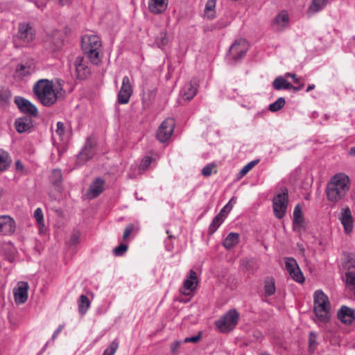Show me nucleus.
Wrapping results in <instances>:
<instances>
[{
    "label": "nucleus",
    "instance_id": "nucleus-1",
    "mask_svg": "<svg viewBox=\"0 0 355 355\" xmlns=\"http://www.w3.org/2000/svg\"><path fill=\"white\" fill-rule=\"evenodd\" d=\"M58 83L59 86L55 87L52 81L48 79H40L34 84L33 92L44 106L50 107L56 103L58 96L62 90L60 82L58 80Z\"/></svg>",
    "mask_w": 355,
    "mask_h": 355
},
{
    "label": "nucleus",
    "instance_id": "nucleus-2",
    "mask_svg": "<svg viewBox=\"0 0 355 355\" xmlns=\"http://www.w3.org/2000/svg\"><path fill=\"white\" fill-rule=\"evenodd\" d=\"M350 188L349 178L345 173L334 175L327 183L326 188L327 198L329 201L336 202L340 200Z\"/></svg>",
    "mask_w": 355,
    "mask_h": 355
},
{
    "label": "nucleus",
    "instance_id": "nucleus-3",
    "mask_svg": "<svg viewBox=\"0 0 355 355\" xmlns=\"http://www.w3.org/2000/svg\"><path fill=\"white\" fill-rule=\"evenodd\" d=\"M102 42L97 35H85L82 37V50L92 64L98 65L101 62L100 53Z\"/></svg>",
    "mask_w": 355,
    "mask_h": 355
},
{
    "label": "nucleus",
    "instance_id": "nucleus-4",
    "mask_svg": "<svg viewBox=\"0 0 355 355\" xmlns=\"http://www.w3.org/2000/svg\"><path fill=\"white\" fill-rule=\"evenodd\" d=\"M313 311L319 321L324 323L329 321L330 302L327 295L322 290H317L313 294Z\"/></svg>",
    "mask_w": 355,
    "mask_h": 355
},
{
    "label": "nucleus",
    "instance_id": "nucleus-5",
    "mask_svg": "<svg viewBox=\"0 0 355 355\" xmlns=\"http://www.w3.org/2000/svg\"><path fill=\"white\" fill-rule=\"evenodd\" d=\"M240 318V314L235 309L229 310L218 320L215 321V325L218 331L227 334L232 331L237 325Z\"/></svg>",
    "mask_w": 355,
    "mask_h": 355
},
{
    "label": "nucleus",
    "instance_id": "nucleus-6",
    "mask_svg": "<svg viewBox=\"0 0 355 355\" xmlns=\"http://www.w3.org/2000/svg\"><path fill=\"white\" fill-rule=\"evenodd\" d=\"M288 204V193L287 189L275 195L272 199V209L275 216L281 219L285 216Z\"/></svg>",
    "mask_w": 355,
    "mask_h": 355
},
{
    "label": "nucleus",
    "instance_id": "nucleus-7",
    "mask_svg": "<svg viewBox=\"0 0 355 355\" xmlns=\"http://www.w3.org/2000/svg\"><path fill=\"white\" fill-rule=\"evenodd\" d=\"M345 266L347 269L345 273L346 288L349 292L352 297L355 300V259H348Z\"/></svg>",
    "mask_w": 355,
    "mask_h": 355
},
{
    "label": "nucleus",
    "instance_id": "nucleus-8",
    "mask_svg": "<svg viewBox=\"0 0 355 355\" xmlns=\"http://www.w3.org/2000/svg\"><path fill=\"white\" fill-rule=\"evenodd\" d=\"M133 94V87L128 76H124L122 85L117 94V103L120 105L127 104Z\"/></svg>",
    "mask_w": 355,
    "mask_h": 355
},
{
    "label": "nucleus",
    "instance_id": "nucleus-9",
    "mask_svg": "<svg viewBox=\"0 0 355 355\" xmlns=\"http://www.w3.org/2000/svg\"><path fill=\"white\" fill-rule=\"evenodd\" d=\"M175 127V121L172 118L166 119L157 130V138L161 142L167 141L172 135Z\"/></svg>",
    "mask_w": 355,
    "mask_h": 355
},
{
    "label": "nucleus",
    "instance_id": "nucleus-10",
    "mask_svg": "<svg viewBox=\"0 0 355 355\" xmlns=\"http://www.w3.org/2000/svg\"><path fill=\"white\" fill-rule=\"evenodd\" d=\"M248 47L245 40L241 39L235 41L232 44L228 54L235 62H238L245 56Z\"/></svg>",
    "mask_w": 355,
    "mask_h": 355
},
{
    "label": "nucleus",
    "instance_id": "nucleus-11",
    "mask_svg": "<svg viewBox=\"0 0 355 355\" xmlns=\"http://www.w3.org/2000/svg\"><path fill=\"white\" fill-rule=\"evenodd\" d=\"M16 229L15 220L8 215L0 216V235L9 236L12 234Z\"/></svg>",
    "mask_w": 355,
    "mask_h": 355
},
{
    "label": "nucleus",
    "instance_id": "nucleus-12",
    "mask_svg": "<svg viewBox=\"0 0 355 355\" xmlns=\"http://www.w3.org/2000/svg\"><path fill=\"white\" fill-rule=\"evenodd\" d=\"M94 148L92 141L90 139H87L85 146L77 156L76 162L78 165L84 164L87 161L90 159L94 155Z\"/></svg>",
    "mask_w": 355,
    "mask_h": 355
},
{
    "label": "nucleus",
    "instance_id": "nucleus-13",
    "mask_svg": "<svg viewBox=\"0 0 355 355\" xmlns=\"http://www.w3.org/2000/svg\"><path fill=\"white\" fill-rule=\"evenodd\" d=\"M15 103L21 112L33 116L37 115L38 111L37 107L28 100L21 96H17L15 99Z\"/></svg>",
    "mask_w": 355,
    "mask_h": 355
},
{
    "label": "nucleus",
    "instance_id": "nucleus-14",
    "mask_svg": "<svg viewBox=\"0 0 355 355\" xmlns=\"http://www.w3.org/2000/svg\"><path fill=\"white\" fill-rule=\"evenodd\" d=\"M289 19L287 11L282 10L273 19L272 28L275 31L282 32L288 26Z\"/></svg>",
    "mask_w": 355,
    "mask_h": 355
},
{
    "label": "nucleus",
    "instance_id": "nucleus-15",
    "mask_svg": "<svg viewBox=\"0 0 355 355\" xmlns=\"http://www.w3.org/2000/svg\"><path fill=\"white\" fill-rule=\"evenodd\" d=\"M74 66L76 68V76L78 79L83 80L91 73V69L88 66L87 61L82 56L76 58Z\"/></svg>",
    "mask_w": 355,
    "mask_h": 355
},
{
    "label": "nucleus",
    "instance_id": "nucleus-16",
    "mask_svg": "<svg viewBox=\"0 0 355 355\" xmlns=\"http://www.w3.org/2000/svg\"><path fill=\"white\" fill-rule=\"evenodd\" d=\"M105 180L98 177L91 183L87 191V196L89 199L97 198L104 191Z\"/></svg>",
    "mask_w": 355,
    "mask_h": 355
},
{
    "label": "nucleus",
    "instance_id": "nucleus-17",
    "mask_svg": "<svg viewBox=\"0 0 355 355\" xmlns=\"http://www.w3.org/2000/svg\"><path fill=\"white\" fill-rule=\"evenodd\" d=\"M17 37L24 42H30L35 37V29L29 24H20Z\"/></svg>",
    "mask_w": 355,
    "mask_h": 355
},
{
    "label": "nucleus",
    "instance_id": "nucleus-18",
    "mask_svg": "<svg viewBox=\"0 0 355 355\" xmlns=\"http://www.w3.org/2000/svg\"><path fill=\"white\" fill-rule=\"evenodd\" d=\"M198 88V80L193 79L184 85L180 91V95L184 100L189 101L196 95Z\"/></svg>",
    "mask_w": 355,
    "mask_h": 355
},
{
    "label": "nucleus",
    "instance_id": "nucleus-19",
    "mask_svg": "<svg viewBox=\"0 0 355 355\" xmlns=\"http://www.w3.org/2000/svg\"><path fill=\"white\" fill-rule=\"evenodd\" d=\"M29 286L26 282H19L14 289V297L17 304H23L28 299V290Z\"/></svg>",
    "mask_w": 355,
    "mask_h": 355
},
{
    "label": "nucleus",
    "instance_id": "nucleus-20",
    "mask_svg": "<svg viewBox=\"0 0 355 355\" xmlns=\"http://www.w3.org/2000/svg\"><path fill=\"white\" fill-rule=\"evenodd\" d=\"M198 284V277L197 274L193 270H190L189 272L187 278L184 279L183 282V286L181 290V292L184 295H189L191 291H193L196 285Z\"/></svg>",
    "mask_w": 355,
    "mask_h": 355
},
{
    "label": "nucleus",
    "instance_id": "nucleus-21",
    "mask_svg": "<svg viewBox=\"0 0 355 355\" xmlns=\"http://www.w3.org/2000/svg\"><path fill=\"white\" fill-rule=\"evenodd\" d=\"M338 318L344 324H350L355 320V311L347 306H342L337 313Z\"/></svg>",
    "mask_w": 355,
    "mask_h": 355
},
{
    "label": "nucleus",
    "instance_id": "nucleus-22",
    "mask_svg": "<svg viewBox=\"0 0 355 355\" xmlns=\"http://www.w3.org/2000/svg\"><path fill=\"white\" fill-rule=\"evenodd\" d=\"M340 220L346 234L350 233L353 230V218L350 209L347 207L342 209Z\"/></svg>",
    "mask_w": 355,
    "mask_h": 355
},
{
    "label": "nucleus",
    "instance_id": "nucleus-23",
    "mask_svg": "<svg viewBox=\"0 0 355 355\" xmlns=\"http://www.w3.org/2000/svg\"><path fill=\"white\" fill-rule=\"evenodd\" d=\"M168 6V0H149L148 9L155 15L164 12Z\"/></svg>",
    "mask_w": 355,
    "mask_h": 355
},
{
    "label": "nucleus",
    "instance_id": "nucleus-24",
    "mask_svg": "<svg viewBox=\"0 0 355 355\" xmlns=\"http://www.w3.org/2000/svg\"><path fill=\"white\" fill-rule=\"evenodd\" d=\"M304 218L302 213V206L297 204L293 214V228L295 231H299L302 227Z\"/></svg>",
    "mask_w": 355,
    "mask_h": 355
},
{
    "label": "nucleus",
    "instance_id": "nucleus-25",
    "mask_svg": "<svg viewBox=\"0 0 355 355\" xmlns=\"http://www.w3.org/2000/svg\"><path fill=\"white\" fill-rule=\"evenodd\" d=\"M329 0H312L311 3L307 10V15L311 16L324 9L327 6Z\"/></svg>",
    "mask_w": 355,
    "mask_h": 355
},
{
    "label": "nucleus",
    "instance_id": "nucleus-26",
    "mask_svg": "<svg viewBox=\"0 0 355 355\" xmlns=\"http://www.w3.org/2000/svg\"><path fill=\"white\" fill-rule=\"evenodd\" d=\"M35 71V65L33 62L22 63L18 65L17 72L19 76H26Z\"/></svg>",
    "mask_w": 355,
    "mask_h": 355
},
{
    "label": "nucleus",
    "instance_id": "nucleus-27",
    "mask_svg": "<svg viewBox=\"0 0 355 355\" xmlns=\"http://www.w3.org/2000/svg\"><path fill=\"white\" fill-rule=\"evenodd\" d=\"M15 128L18 132L22 133L32 128V121L27 117L19 118L15 121Z\"/></svg>",
    "mask_w": 355,
    "mask_h": 355
},
{
    "label": "nucleus",
    "instance_id": "nucleus-28",
    "mask_svg": "<svg viewBox=\"0 0 355 355\" xmlns=\"http://www.w3.org/2000/svg\"><path fill=\"white\" fill-rule=\"evenodd\" d=\"M239 242V234L230 232L223 241V245L227 250H230Z\"/></svg>",
    "mask_w": 355,
    "mask_h": 355
},
{
    "label": "nucleus",
    "instance_id": "nucleus-29",
    "mask_svg": "<svg viewBox=\"0 0 355 355\" xmlns=\"http://www.w3.org/2000/svg\"><path fill=\"white\" fill-rule=\"evenodd\" d=\"M11 161L8 153L0 149V172L6 171L9 168Z\"/></svg>",
    "mask_w": 355,
    "mask_h": 355
},
{
    "label": "nucleus",
    "instance_id": "nucleus-30",
    "mask_svg": "<svg viewBox=\"0 0 355 355\" xmlns=\"http://www.w3.org/2000/svg\"><path fill=\"white\" fill-rule=\"evenodd\" d=\"M276 287L275 279L272 277H267L264 281V295L266 297L271 296L275 294Z\"/></svg>",
    "mask_w": 355,
    "mask_h": 355
},
{
    "label": "nucleus",
    "instance_id": "nucleus-31",
    "mask_svg": "<svg viewBox=\"0 0 355 355\" xmlns=\"http://www.w3.org/2000/svg\"><path fill=\"white\" fill-rule=\"evenodd\" d=\"M90 304L89 298L85 295H81L78 300L79 313L82 315H85L88 311Z\"/></svg>",
    "mask_w": 355,
    "mask_h": 355
},
{
    "label": "nucleus",
    "instance_id": "nucleus-32",
    "mask_svg": "<svg viewBox=\"0 0 355 355\" xmlns=\"http://www.w3.org/2000/svg\"><path fill=\"white\" fill-rule=\"evenodd\" d=\"M33 216L39 227L40 233L44 232V231L46 230V227L42 209L40 207L37 208L34 211Z\"/></svg>",
    "mask_w": 355,
    "mask_h": 355
},
{
    "label": "nucleus",
    "instance_id": "nucleus-33",
    "mask_svg": "<svg viewBox=\"0 0 355 355\" xmlns=\"http://www.w3.org/2000/svg\"><path fill=\"white\" fill-rule=\"evenodd\" d=\"M216 0H207L205 4L204 15L209 19L215 17V8Z\"/></svg>",
    "mask_w": 355,
    "mask_h": 355
},
{
    "label": "nucleus",
    "instance_id": "nucleus-34",
    "mask_svg": "<svg viewBox=\"0 0 355 355\" xmlns=\"http://www.w3.org/2000/svg\"><path fill=\"white\" fill-rule=\"evenodd\" d=\"M290 83L283 76H277L272 82V86L276 90L289 89Z\"/></svg>",
    "mask_w": 355,
    "mask_h": 355
},
{
    "label": "nucleus",
    "instance_id": "nucleus-35",
    "mask_svg": "<svg viewBox=\"0 0 355 355\" xmlns=\"http://www.w3.org/2000/svg\"><path fill=\"white\" fill-rule=\"evenodd\" d=\"M157 94L156 89H149L144 93L142 97V104L144 107H148L155 100Z\"/></svg>",
    "mask_w": 355,
    "mask_h": 355
},
{
    "label": "nucleus",
    "instance_id": "nucleus-36",
    "mask_svg": "<svg viewBox=\"0 0 355 355\" xmlns=\"http://www.w3.org/2000/svg\"><path fill=\"white\" fill-rule=\"evenodd\" d=\"M224 220V218H223L220 215L217 214L212 220L211 224L209 227V233L210 234H214L217 229L220 227V225L223 223Z\"/></svg>",
    "mask_w": 355,
    "mask_h": 355
},
{
    "label": "nucleus",
    "instance_id": "nucleus-37",
    "mask_svg": "<svg viewBox=\"0 0 355 355\" xmlns=\"http://www.w3.org/2000/svg\"><path fill=\"white\" fill-rule=\"evenodd\" d=\"M286 103L285 98L279 97L274 103L269 105L268 110L271 112H277L280 110Z\"/></svg>",
    "mask_w": 355,
    "mask_h": 355
},
{
    "label": "nucleus",
    "instance_id": "nucleus-38",
    "mask_svg": "<svg viewBox=\"0 0 355 355\" xmlns=\"http://www.w3.org/2000/svg\"><path fill=\"white\" fill-rule=\"evenodd\" d=\"M155 43L159 48L166 46L168 43L166 32L161 31L155 39Z\"/></svg>",
    "mask_w": 355,
    "mask_h": 355
},
{
    "label": "nucleus",
    "instance_id": "nucleus-39",
    "mask_svg": "<svg viewBox=\"0 0 355 355\" xmlns=\"http://www.w3.org/2000/svg\"><path fill=\"white\" fill-rule=\"evenodd\" d=\"M285 266L288 273L299 268L296 260L291 257L286 258Z\"/></svg>",
    "mask_w": 355,
    "mask_h": 355
},
{
    "label": "nucleus",
    "instance_id": "nucleus-40",
    "mask_svg": "<svg viewBox=\"0 0 355 355\" xmlns=\"http://www.w3.org/2000/svg\"><path fill=\"white\" fill-rule=\"evenodd\" d=\"M233 202H236V198L234 197L231 198V200L220 209L218 214L225 218L226 215L232 210L233 207Z\"/></svg>",
    "mask_w": 355,
    "mask_h": 355
},
{
    "label": "nucleus",
    "instance_id": "nucleus-41",
    "mask_svg": "<svg viewBox=\"0 0 355 355\" xmlns=\"http://www.w3.org/2000/svg\"><path fill=\"white\" fill-rule=\"evenodd\" d=\"M291 277L298 283H303L305 280L303 273L300 268H296L293 272L289 273Z\"/></svg>",
    "mask_w": 355,
    "mask_h": 355
},
{
    "label": "nucleus",
    "instance_id": "nucleus-42",
    "mask_svg": "<svg viewBox=\"0 0 355 355\" xmlns=\"http://www.w3.org/2000/svg\"><path fill=\"white\" fill-rule=\"evenodd\" d=\"M258 162L259 160H254L244 166L239 173L238 177L242 178L245 175L258 163Z\"/></svg>",
    "mask_w": 355,
    "mask_h": 355
},
{
    "label": "nucleus",
    "instance_id": "nucleus-43",
    "mask_svg": "<svg viewBox=\"0 0 355 355\" xmlns=\"http://www.w3.org/2000/svg\"><path fill=\"white\" fill-rule=\"evenodd\" d=\"M128 246L125 243H121L113 249V254L116 257L123 256L128 250Z\"/></svg>",
    "mask_w": 355,
    "mask_h": 355
},
{
    "label": "nucleus",
    "instance_id": "nucleus-44",
    "mask_svg": "<svg viewBox=\"0 0 355 355\" xmlns=\"http://www.w3.org/2000/svg\"><path fill=\"white\" fill-rule=\"evenodd\" d=\"M119 347V343L116 340H113L103 352V355H114Z\"/></svg>",
    "mask_w": 355,
    "mask_h": 355
},
{
    "label": "nucleus",
    "instance_id": "nucleus-45",
    "mask_svg": "<svg viewBox=\"0 0 355 355\" xmlns=\"http://www.w3.org/2000/svg\"><path fill=\"white\" fill-rule=\"evenodd\" d=\"M57 128L55 130V133L59 136V138L61 140L65 139V130L64 123L61 121H58L56 124Z\"/></svg>",
    "mask_w": 355,
    "mask_h": 355
},
{
    "label": "nucleus",
    "instance_id": "nucleus-46",
    "mask_svg": "<svg viewBox=\"0 0 355 355\" xmlns=\"http://www.w3.org/2000/svg\"><path fill=\"white\" fill-rule=\"evenodd\" d=\"M62 171L60 169H54L52 171V182L54 184H58V183L61 182L62 181Z\"/></svg>",
    "mask_w": 355,
    "mask_h": 355
},
{
    "label": "nucleus",
    "instance_id": "nucleus-47",
    "mask_svg": "<svg viewBox=\"0 0 355 355\" xmlns=\"http://www.w3.org/2000/svg\"><path fill=\"white\" fill-rule=\"evenodd\" d=\"M152 162H153V158L151 157H149V156L145 157L142 159V161L140 164L139 169L143 170V171L146 170L149 167V166L150 165Z\"/></svg>",
    "mask_w": 355,
    "mask_h": 355
},
{
    "label": "nucleus",
    "instance_id": "nucleus-48",
    "mask_svg": "<svg viewBox=\"0 0 355 355\" xmlns=\"http://www.w3.org/2000/svg\"><path fill=\"white\" fill-rule=\"evenodd\" d=\"M215 167L214 164H209L206 165L202 169V174L205 177H209L211 175L212 173L213 168Z\"/></svg>",
    "mask_w": 355,
    "mask_h": 355
},
{
    "label": "nucleus",
    "instance_id": "nucleus-49",
    "mask_svg": "<svg viewBox=\"0 0 355 355\" xmlns=\"http://www.w3.org/2000/svg\"><path fill=\"white\" fill-rule=\"evenodd\" d=\"M201 338H202V332L199 331L196 336L185 338L184 340V343H197L198 342H199Z\"/></svg>",
    "mask_w": 355,
    "mask_h": 355
},
{
    "label": "nucleus",
    "instance_id": "nucleus-50",
    "mask_svg": "<svg viewBox=\"0 0 355 355\" xmlns=\"http://www.w3.org/2000/svg\"><path fill=\"white\" fill-rule=\"evenodd\" d=\"M80 233L79 231H74L71 236V238H70V240H69V243L71 245H76L79 242V239H80Z\"/></svg>",
    "mask_w": 355,
    "mask_h": 355
},
{
    "label": "nucleus",
    "instance_id": "nucleus-51",
    "mask_svg": "<svg viewBox=\"0 0 355 355\" xmlns=\"http://www.w3.org/2000/svg\"><path fill=\"white\" fill-rule=\"evenodd\" d=\"M133 230H134L133 224H129L128 225H127L124 230L123 239V240L127 239L128 238V236L130 235V234L132 232Z\"/></svg>",
    "mask_w": 355,
    "mask_h": 355
},
{
    "label": "nucleus",
    "instance_id": "nucleus-52",
    "mask_svg": "<svg viewBox=\"0 0 355 355\" xmlns=\"http://www.w3.org/2000/svg\"><path fill=\"white\" fill-rule=\"evenodd\" d=\"M285 77L286 78H291L295 84L300 83V78H297L295 73H286Z\"/></svg>",
    "mask_w": 355,
    "mask_h": 355
},
{
    "label": "nucleus",
    "instance_id": "nucleus-53",
    "mask_svg": "<svg viewBox=\"0 0 355 355\" xmlns=\"http://www.w3.org/2000/svg\"><path fill=\"white\" fill-rule=\"evenodd\" d=\"M180 344H181V342L179 341V340L174 341L171 345V352L173 353V354L176 353V352L178 351V349H179V347L180 346Z\"/></svg>",
    "mask_w": 355,
    "mask_h": 355
},
{
    "label": "nucleus",
    "instance_id": "nucleus-54",
    "mask_svg": "<svg viewBox=\"0 0 355 355\" xmlns=\"http://www.w3.org/2000/svg\"><path fill=\"white\" fill-rule=\"evenodd\" d=\"M304 86V84L301 83L298 84V86H293V85L290 84L289 89L292 90L294 92H298L301 90Z\"/></svg>",
    "mask_w": 355,
    "mask_h": 355
},
{
    "label": "nucleus",
    "instance_id": "nucleus-55",
    "mask_svg": "<svg viewBox=\"0 0 355 355\" xmlns=\"http://www.w3.org/2000/svg\"><path fill=\"white\" fill-rule=\"evenodd\" d=\"M64 327V325L62 324H60L58 329L54 331L53 334L52 335V340H54L57 336H58V334L61 332V331L62 330Z\"/></svg>",
    "mask_w": 355,
    "mask_h": 355
},
{
    "label": "nucleus",
    "instance_id": "nucleus-56",
    "mask_svg": "<svg viewBox=\"0 0 355 355\" xmlns=\"http://www.w3.org/2000/svg\"><path fill=\"white\" fill-rule=\"evenodd\" d=\"M15 168L16 170L19 171H22L24 170V165L20 160H17L15 162Z\"/></svg>",
    "mask_w": 355,
    "mask_h": 355
},
{
    "label": "nucleus",
    "instance_id": "nucleus-57",
    "mask_svg": "<svg viewBox=\"0 0 355 355\" xmlns=\"http://www.w3.org/2000/svg\"><path fill=\"white\" fill-rule=\"evenodd\" d=\"M348 155H349V156L355 157V146L352 147V148L349 149V152H348Z\"/></svg>",
    "mask_w": 355,
    "mask_h": 355
},
{
    "label": "nucleus",
    "instance_id": "nucleus-58",
    "mask_svg": "<svg viewBox=\"0 0 355 355\" xmlns=\"http://www.w3.org/2000/svg\"><path fill=\"white\" fill-rule=\"evenodd\" d=\"M315 85H313V84L309 85L307 87V88H306V92H309L310 91H311V90L314 89H315Z\"/></svg>",
    "mask_w": 355,
    "mask_h": 355
},
{
    "label": "nucleus",
    "instance_id": "nucleus-59",
    "mask_svg": "<svg viewBox=\"0 0 355 355\" xmlns=\"http://www.w3.org/2000/svg\"><path fill=\"white\" fill-rule=\"evenodd\" d=\"M58 1L61 5H65L67 4L70 1V0H58Z\"/></svg>",
    "mask_w": 355,
    "mask_h": 355
},
{
    "label": "nucleus",
    "instance_id": "nucleus-60",
    "mask_svg": "<svg viewBox=\"0 0 355 355\" xmlns=\"http://www.w3.org/2000/svg\"><path fill=\"white\" fill-rule=\"evenodd\" d=\"M5 101V98L2 93L0 92V103H3Z\"/></svg>",
    "mask_w": 355,
    "mask_h": 355
},
{
    "label": "nucleus",
    "instance_id": "nucleus-61",
    "mask_svg": "<svg viewBox=\"0 0 355 355\" xmlns=\"http://www.w3.org/2000/svg\"><path fill=\"white\" fill-rule=\"evenodd\" d=\"M261 355H270V354H268V353H267V352H264V353L261 354Z\"/></svg>",
    "mask_w": 355,
    "mask_h": 355
},
{
    "label": "nucleus",
    "instance_id": "nucleus-62",
    "mask_svg": "<svg viewBox=\"0 0 355 355\" xmlns=\"http://www.w3.org/2000/svg\"><path fill=\"white\" fill-rule=\"evenodd\" d=\"M312 342H313V340H311V339L310 338V339H309V343H310V344H311V343H312Z\"/></svg>",
    "mask_w": 355,
    "mask_h": 355
},
{
    "label": "nucleus",
    "instance_id": "nucleus-63",
    "mask_svg": "<svg viewBox=\"0 0 355 355\" xmlns=\"http://www.w3.org/2000/svg\"><path fill=\"white\" fill-rule=\"evenodd\" d=\"M46 345H45V346H44V347H43V348H42V350H44V349L46 348Z\"/></svg>",
    "mask_w": 355,
    "mask_h": 355
},
{
    "label": "nucleus",
    "instance_id": "nucleus-64",
    "mask_svg": "<svg viewBox=\"0 0 355 355\" xmlns=\"http://www.w3.org/2000/svg\"><path fill=\"white\" fill-rule=\"evenodd\" d=\"M46 345H45V346H44V347H43V348H42V350H44V349L46 348Z\"/></svg>",
    "mask_w": 355,
    "mask_h": 355
}]
</instances>
